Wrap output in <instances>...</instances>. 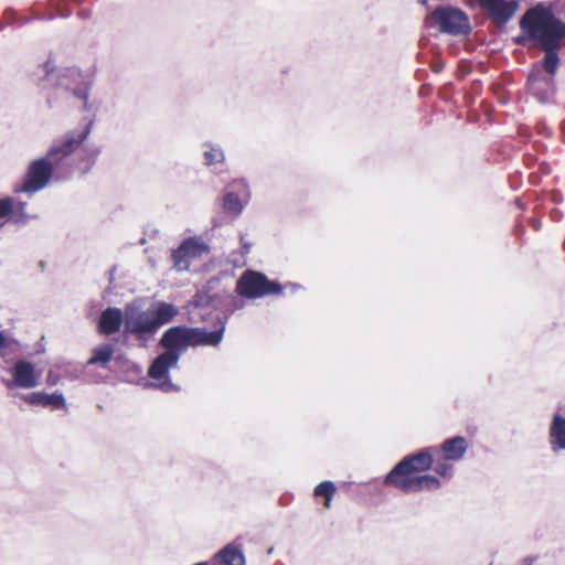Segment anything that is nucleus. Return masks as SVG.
Listing matches in <instances>:
<instances>
[{"instance_id": "1", "label": "nucleus", "mask_w": 565, "mask_h": 565, "mask_svg": "<svg viewBox=\"0 0 565 565\" xmlns=\"http://www.w3.org/2000/svg\"><path fill=\"white\" fill-rule=\"evenodd\" d=\"M92 126L93 122H88L55 140L44 157L29 164L23 182L14 191L34 194L49 184L53 174L67 177L74 170H79L83 174L90 171L100 153L96 145H85Z\"/></svg>"}, {"instance_id": "2", "label": "nucleus", "mask_w": 565, "mask_h": 565, "mask_svg": "<svg viewBox=\"0 0 565 565\" xmlns=\"http://www.w3.org/2000/svg\"><path fill=\"white\" fill-rule=\"evenodd\" d=\"M520 28L527 32L534 45L544 50L543 67L550 75H554L559 63L557 51L565 38V23L550 9L539 4L525 12L520 20Z\"/></svg>"}, {"instance_id": "3", "label": "nucleus", "mask_w": 565, "mask_h": 565, "mask_svg": "<svg viewBox=\"0 0 565 565\" xmlns=\"http://www.w3.org/2000/svg\"><path fill=\"white\" fill-rule=\"evenodd\" d=\"M436 456V448L427 447L416 454L404 457L387 473L383 483L394 487L404 493H417L423 491H436L440 488L438 478L430 475L415 476L431 468Z\"/></svg>"}, {"instance_id": "4", "label": "nucleus", "mask_w": 565, "mask_h": 565, "mask_svg": "<svg viewBox=\"0 0 565 565\" xmlns=\"http://www.w3.org/2000/svg\"><path fill=\"white\" fill-rule=\"evenodd\" d=\"M178 312L175 306L163 301L147 310L138 303H128L125 307V333L135 335L142 347H147L157 331L171 322Z\"/></svg>"}, {"instance_id": "5", "label": "nucleus", "mask_w": 565, "mask_h": 565, "mask_svg": "<svg viewBox=\"0 0 565 565\" xmlns=\"http://www.w3.org/2000/svg\"><path fill=\"white\" fill-rule=\"evenodd\" d=\"M226 319L218 321V327L213 331L205 328L175 326L166 330L182 354L189 348L218 347L225 332Z\"/></svg>"}, {"instance_id": "6", "label": "nucleus", "mask_w": 565, "mask_h": 565, "mask_svg": "<svg viewBox=\"0 0 565 565\" xmlns=\"http://www.w3.org/2000/svg\"><path fill=\"white\" fill-rule=\"evenodd\" d=\"M159 345L164 351L150 364L148 376L158 382L157 387L163 392H171L177 387L170 380L169 371L178 365L182 352L166 331L159 341Z\"/></svg>"}, {"instance_id": "7", "label": "nucleus", "mask_w": 565, "mask_h": 565, "mask_svg": "<svg viewBox=\"0 0 565 565\" xmlns=\"http://www.w3.org/2000/svg\"><path fill=\"white\" fill-rule=\"evenodd\" d=\"M235 291L245 299H259L281 295L282 287L278 281L269 280L264 273L247 269L237 279Z\"/></svg>"}, {"instance_id": "8", "label": "nucleus", "mask_w": 565, "mask_h": 565, "mask_svg": "<svg viewBox=\"0 0 565 565\" xmlns=\"http://www.w3.org/2000/svg\"><path fill=\"white\" fill-rule=\"evenodd\" d=\"M431 15L444 33L460 34L469 30L466 14L457 8L441 6L436 8Z\"/></svg>"}, {"instance_id": "9", "label": "nucleus", "mask_w": 565, "mask_h": 565, "mask_svg": "<svg viewBox=\"0 0 565 565\" xmlns=\"http://www.w3.org/2000/svg\"><path fill=\"white\" fill-rule=\"evenodd\" d=\"M209 250V245L202 237L193 236L185 238L172 253L174 267L179 270H186L192 259L202 257L204 254H207Z\"/></svg>"}, {"instance_id": "10", "label": "nucleus", "mask_w": 565, "mask_h": 565, "mask_svg": "<svg viewBox=\"0 0 565 565\" xmlns=\"http://www.w3.org/2000/svg\"><path fill=\"white\" fill-rule=\"evenodd\" d=\"M230 186L232 190L223 195V209L227 214L236 217L249 201L250 190L244 179L234 180Z\"/></svg>"}, {"instance_id": "11", "label": "nucleus", "mask_w": 565, "mask_h": 565, "mask_svg": "<svg viewBox=\"0 0 565 565\" xmlns=\"http://www.w3.org/2000/svg\"><path fill=\"white\" fill-rule=\"evenodd\" d=\"M12 380H2L7 388L14 386L20 388H33L39 384V374L34 365L25 360H19L14 363L12 370Z\"/></svg>"}, {"instance_id": "12", "label": "nucleus", "mask_w": 565, "mask_h": 565, "mask_svg": "<svg viewBox=\"0 0 565 565\" xmlns=\"http://www.w3.org/2000/svg\"><path fill=\"white\" fill-rule=\"evenodd\" d=\"M547 441L553 454L565 451V403L552 416Z\"/></svg>"}, {"instance_id": "13", "label": "nucleus", "mask_w": 565, "mask_h": 565, "mask_svg": "<svg viewBox=\"0 0 565 565\" xmlns=\"http://www.w3.org/2000/svg\"><path fill=\"white\" fill-rule=\"evenodd\" d=\"M492 20L499 24L507 23L515 14L518 3L513 0H480Z\"/></svg>"}, {"instance_id": "14", "label": "nucleus", "mask_w": 565, "mask_h": 565, "mask_svg": "<svg viewBox=\"0 0 565 565\" xmlns=\"http://www.w3.org/2000/svg\"><path fill=\"white\" fill-rule=\"evenodd\" d=\"M469 444L467 439L462 436H455L451 438H447L443 441L439 449H436V455H440L447 460H451L454 462L460 461L467 450Z\"/></svg>"}, {"instance_id": "15", "label": "nucleus", "mask_w": 565, "mask_h": 565, "mask_svg": "<svg viewBox=\"0 0 565 565\" xmlns=\"http://www.w3.org/2000/svg\"><path fill=\"white\" fill-rule=\"evenodd\" d=\"M125 327V310L119 308L109 307L100 313L98 321V330L105 335H110Z\"/></svg>"}, {"instance_id": "16", "label": "nucleus", "mask_w": 565, "mask_h": 565, "mask_svg": "<svg viewBox=\"0 0 565 565\" xmlns=\"http://www.w3.org/2000/svg\"><path fill=\"white\" fill-rule=\"evenodd\" d=\"M22 398L31 405L50 406L52 409L66 408V401L63 393L61 392H55L53 394L33 392L30 394H24Z\"/></svg>"}, {"instance_id": "17", "label": "nucleus", "mask_w": 565, "mask_h": 565, "mask_svg": "<svg viewBox=\"0 0 565 565\" xmlns=\"http://www.w3.org/2000/svg\"><path fill=\"white\" fill-rule=\"evenodd\" d=\"M225 565H245V556L241 548L228 544L215 555Z\"/></svg>"}, {"instance_id": "18", "label": "nucleus", "mask_w": 565, "mask_h": 565, "mask_svg": "<svg viewBox=\"0 0 565 565\" xmlns=\"http://www.w3.org/2000/svg\"><path fill=\"white\" fill-rule=\"evenodd\" d=\"M202 147L203 162L206 167L220 164L225 161V152L220 145L207 141L204 142Z\"/></svg>"}, {"instance_id": "19", "label": "nucleus", "mask_w": 565, "mask_h": 565, "mask_svg": "<svg viewBox=\"0 0 565 565\" xmlns=\"http://www.w3.org/2000/svg\"><path fill=\"white\" fill-rule=\"evenodd\" d=\"M114 347L111 344H102L93 350L92 356L88 359L87 364L106 365L113 358Z\"/></svg>"}, {"instance_id": "20", "label": "nucleus", "mask_w": 565, "mask_h": 565, "mask_svg": "<svg viewBox=\"0 0 565 565\" xmlns=\"http://www.w3.org/2000/svg\"><path fill=\"white\" fill-rule=\"evenodd\" d=\"M54 71V66L50 61L39 65L33 73V81L41 86H45V83L50 81Z\"/></svg>"}, {"instance_id": "21", "label": "nucleus", "mask_w": 565, "mask_h": 565, "mask_svg": "<svg viewBox=\"0 0 565 565\" xmlns=\"http://www.w3.org/2000/svg\"><path fill=\"white\" fill-rule=\"evenodd\" d=\"M451 460H447L444 457L434 456V471L446 479H450L454 476V466Z\"/></svg>"}, {"instance_id": "22", "label": "nucleus", "mask_w": 565, "mask_h": 565, "mask_svg": "<svg viewBox=\"0 0 565 565\" xmlns=\"http://www.w3.org/2000/svg\"><path fill=\"white\" fill-rule=\"evenodd\" d=\"M26 203L15 201L13 199V209L9 214V218L14 224H25L29 221V215L26 214Z\"/></svg>"}, {"instance_id": "23", "label": "nucleus", "mask_w": 565, "mask_h": 565, "mask_svg": "<svg viewBox=\"0 0 565 565\" xmlns=\"http://www.w3.org/2000/svg\"><path fill=\"white\" fill-rule=\"evenodd\" d=\"M335 490H337L335 486L332 481H323L315 488V495L316 497H324L326 498L324 507L330 508L331 500L335 493Z\"/></svg>"}, {"instance_id": "24", "label": "nucleus", "mask_w": 565, "mask_h": 565, "mask_svg": "<svg viewBox=\"0 0 565 565\" xmlns=\"http://www.w3.org/2000/svg\"><path fill=\"white\" fill-rule=\"evenodd\" d=\"M67 89L73 92V95L78 99L84 102V108L89 109L88 107V96H89V85L87 82H81V84L74 88L66 86Z\"/></svg>"}, {"instance_id": "25", "label": "nucleus", "mask_w": 565, "mask_h": 565, "mask_svg": "<svg viewBox=\"0 0 565 565\" xmlns=\"http://www.w3.org/2000/svg\"><path fill=\"white\" fill-rule=\"evenodd\" d=\"M12 344H18V341L7 337L1 330H0V356L2 359H6V350H8Z\"/></svg>"}, {"instance_id": "26", "label": "nucleus", "mask_w": 565, "mask_h": 565, "mask_svg": "<svg viewBox=\"0 0 565 565\" xmlns=\"http://www.w3.org/2000/svg\"><path fill=\"white\" fill-rule=\"evenodd\" d=\"M252 242H249L245 235H241V248H242V255H247L250 252L252 248Z\"/></svg>"}, {"instance_id": "27", "label": "nucleus", "mask_w": 565, "mask_h": 565, "mask_svg": "<svg viewBox=\"0 0 565 565\" xmlns=\"http://www.w3.org/2000/svg\"><path fill=\"white\" fill-rule=\"evenodd\" d=\"M522 31H523L525 34H524V35H520V36H518V38H516V43L524 45V44L526 43V41H529V40L533 42V40L529 36L527 32H526V31H524L523 29H522Z\"/></svg>"}, {"instance_id": "28", "label": "nucleus", "mask_w": 565, "mask_h": 565, "mask_svg": "<svg viewBox=\"0 0 565 565\" xmlns=\"http://www.w3.org/2000/svg\"><path fill=\"white\" fill-rule=\"evenodd\" d=\"M57 376L53 374V372H49L46 376V383L49 385H55L57 383Z\"/></svg>"}, {"instance_id": "29", "label": "nucleus", "mask_w": 565, "mask_h": 565, "mask_svg": "<svg viewBox=\"0 0 565 565\" xmlns=\"http://www.w3.org/2000/svg\"><path fill=\"white\" fill-rule=\"evenodd\" d=\"M68 74L70 76L74 77V78H82V74L78 70H70L68 71Z\"/></svg>"}, {"instance_id": "30", "label": "nucleus", "mask_w": 565, "mask_h": 565, "mask_svg": "<svg viewBox=\"0 0 565 565\" xmlns=\"http://www.w3.org/2000/svg\"><path fill=\"white\" fill-rule=\"evenodd\" d=\"M427 0H419V3L426 4Z\"/></svg>"}, {"instance_id": "31", "label": "nucleus", "mask_w": 565, "mask_h": 565, "mask_svg": "<svg viewBox=\"0 0 565 565\" xmlns=\"http://www.w3.org/2000/svg\"><path fill=\"white\" fill-rule=\"evenodd\" d=\"M526 565H532L531 562H529Z\"/></svg>"}]
</instances>
